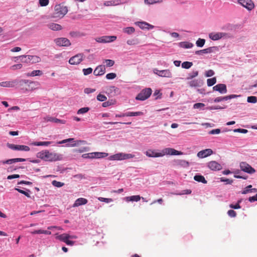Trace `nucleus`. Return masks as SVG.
I'll return each mask as SVG.
<instances>
[{
	"label": "nucleus",
	"mask_w": 257,
	"mask_h": 257,
	"mask_svg": "<svg viewBox=\"0 0 257 257\" xmlns=\"http://www.w3.org/2000/svg\"><path fill=\"white\" fill-rule=\"evenodd\" d=\"M48 26L49 29L53 31H59L62 29V27L60 25L55 23L49 24Z\"/></svg>",
	"instance_id": "24"
},
{
	"label": "nucleus",
	"mask_w": 257,
	"mask_h": 257,
	"mask_svg": "<svg viewBox=\"0 0 257 257\" xmlns=\"http://www.w3.org/2000/svg\"><path fill=\"white\" fill-rule=\"evenodd\" d=\"M153 71L155 74L160 77L171 78L172 76V73L169 69L159 70L157 69H154Z\"/></svg>",
	"instance_id": "11"
},
{
	"label": "nucleus",
	"mask_w": 257,
	"mask_h": 257,
	"mask_svg": "<svg viewBox=\"0 0 257 257\" xmlns=\"http://www.w3.org/2000/svg\"><path fill=\"white\" fill-rule=\"evenodd\" d=\"M146 155L149 157H160L161 155L160 153L155 152L154 150H148L145 153Z\"/></svg>",
	"instance_id": "23"
},
{
	"label": "nucleus",
	"mask_w": 257,
	"mask_h": 257,
	"mask_svg": "<svg viewBox=\"0 0 257 257\" xmlns=\"http://www.w3.org/2000/svg\"><path fill=\"white\" fill-rule=\"evenodd\" d=\"M208 167L213 171H218L222 169V167L220 164L216 161H210L208 163Z\"/></svg>",
	"instance_id": "16"
},
{
	"label": "nucleus",
	"mask_w": 257,
	"mask_h": 257,
	"mask_svg": "<svg viewBox=\"0 0 257 257\" xmlns=\"http://www.w3.org/2000/svg\"><path fill=\"white\" fill-rule=\"evenodd\" d=\"M68 12L67 7L61 4L57 5L55 6V12L53 14L54 18H62Z\"/></svg>",
	"instance_id": "3"
},
{
	"label": "nucleus",
	"mask_w": 257,
	"mask_h": 257,
	"mask_svg": "<svg viewBox=\"0 0 257 257\" xmlns=\"http://www.w3.org/2000/svg\"><path fill=\"white\" fill-rule=\"evenodd\" d=\"M52 142H36L33 143L35 146H48V145L52 144Z\"/></svg>",
	"instance_id": "36"
},
{
	"label": "nucleus",
	"mask_w": 257,
	"mask_h": 257,
	"mask_svg": "<svg viewBox=\"0 0 257 257\" xmlns=\"http://www.w3.org/2000/svg\"><path fill=\"white\" fill-rule=\"evenodd\" d=\"M209 37L213 41L218 40L222 38H229V34L223 32L211 33L209 34Z\"/></svg>",
	"instance_id": "6"
},
{
	"label": "nucleus",
	"mask_w": 257,
	"mask_h": 257,
	"mask_svg": "<svg viewBox=\"0 0 257 257\" xmlns=\"http://www.w3.org/2000/svg\"><path fill=\"white\" fill-rule=\"evenodd\" d=\"M28 84L29 88L31 87V90H33L35 89L34 86H33L35 83L33 82H29L28 80L21 79V80H12L11 81H3L0 82V86L3 87H14L17 85L19 84V85L22 87V89H24V85L25 84Z\"/></svg>",
	"instance_id": "1"
},
{
	"label": "nucleus",
	"mask_w": 257,
	"mask_h": 257,
	"mask_svg": "<svg viewBox=\"0 0 257 257\" xmlns=\"http://www.w3.org/2000/svg\"><path fill=\"white\" fill-rule=\"evenodd\" d=\"M39 3L41 7H45V6H47L49 4V0H39Z\"/></svg>",
	"instance_id": "55"
},
{
	"label": "nucleus",
	"mask_w": 257,
	"mask_h": 257,
	"mask_svg": "<svg viewBox=\"0 0 257 257\" xmlns=\"http://www.w3.org/2000/svg\"><path fill=\"white\" fill-rule=\"evenodd\" d=\"M135 28L133 27H129L125 28L123 29V32L124 33H127L128 34H132L135 32Z\"/></svg>",
	"instance_id": "38"
},
{
	"label": "nucleus",
	"mask_w": 257,
	"mask_h": 257,
	"mask_svg": "<svg viewBox=\"0 0 257 257\" xmlns=\"http://www.w3.org/2000/svg\"><path fill=\"white\" fill-rule=\"evenodd\" d=\"M52 183L53 185H54V186L57 187H62L64 185V183L59 182V181H57L56 180L53 181Z\"/></svg>",
	"instance_id": "49"
},
{
	"label": "nucleus",
	"mask_w": 257,
	"mask_h": 257,
	"mask_svg": "<svg viewBox=\"0 0 257 257\" xmlns=\"http://www.w3.org/2000/svg\"><path fill=\"white\" fill-rule=\"evenodd\" d=\"M220 132H221V131L219 128L213 129L209 132V134H210V135L219 134L220 133Z\"/></svg>",
	"instance_id": "61"
},
{
	"label": "nucleus",
	"mask_w": 257,
	"mask_h": 257,
	"mask_svg": "<svg viewBox=\"0 0 257 257\" xmlns=\"http://www.w3.org/2000/svg\"><path fill=\"white\" fill-rule=\"evenodd\" d=\"M37 157L41 159L49 162L60 161L63 159L62 155L55 152H50L47 150L39 152Z\"/></svg>",
	"instance_id": "2"
},
{
	"label": "nucleus",
	"mask_w": 257,
	"mask_h": 257,
	"mask_svg": "<svg viewBox=\"0 0 257 257\" xmlns=\"http://www.w3.org/2000/svg\"><path fill=\"white\" fill-rule=\"evenodd\" d=\"M116 38L115 36H104L95 38V41L98 43H106L113 42Z\"/></svg>",
	"instance_id": "9"
},
{
	"label": "nucleus",
	"mask_w": 257,
	"mask_h": 257,
	"mask_svg": "<svg viewBox=\"0 0 257 257\" xmlns=\"http://www.w3.org/2000/svg\"><path fill=\"white\" fill-rule=\"evenodd\" d=\"M202 82L201 80L199 79H194L191 81H190L189 82V84L190 87H198L200 86L202 84Z\"/></svg>",
	"instance_id": "25"
},
{
	"label": "nucleus",
	"mask_w": 257,
	"mask_h": 257,
	"mask_svg": "<svg viewBox=\"0 0 257 257\" xmlns=\"http://www.w3.org/2000/svg\"><path fill=\"white\" fill-rule=\"evenodd\" d=\"M92 72V69L91 68H88L86 69H83V72L84 75H87Z\"/></svg>",
	"instance_id": "57"
},
{
	"label": "nucleus",
	"mask_w": 257,
	"mask_h": 257,
	"mask_svg": "<svg viewBox=\"0 0 257 257\" xmlns=\"http://www.w3.org/2000/svg\"><path fill=\"white\" fill-rule=\"evenodd\" d=\"M15 190H17V191H18L19 193H22V194L25 195L26 196H27L28 198H30L31 197V196H30V193H29L30 192H31V191L29 189H27L26 191H24V190H21V189H19V188H15Z\"/></svg>",
	"instance_id": "37"
},
{
	"label": "nucleus",
	"mask_w": 257,
	"mask_h": 257,
	"mask_svg": "<svg viewBox=\"0 0 257 257\" xmlns=\"http://www.w3.org/2000/svg\"><path fill=\"white\" fill-rule=\"evenodd\" d=\"M23 65L22 64H15L12 66L10 69L12 70H16L17 69H20L22 68Z\"/></svg>",
	"instance_id": "51"
},
{
	"label": "nucleus",
	"mask_w": 257,
	"mask_h": 257,
	"mask_svg": "<svg viewBox=\"0 0 257 257\" xmlns=\"http://www.w3.org/2000/svg\"><path fill=\"white\" fill-rule=\"evenodd\" d=\"M213 154V151L210 149H207L199 151L197 153V157L199 158H204L207 157Z\"/></svg>",
	"instance_id": "14"
},
{
	"label": "nucleus",
	"mask_w": 257,
	"mask_h": 257,
	"mask_svg": "<svg viewBox=\"0 0 257 257\" xmlns=\"http://www.w3.org/2000/svg\"><path fill=\"white\" fill-rule=\"evenodd\" d=\"M228 215L231 217H235L236 216V213L233 210H229L227 212Z\"/></svg>",
	"instance_id": "62"
},
{
	"label": "nucleus",
	"mask_w": 257,
	"mask_h": 257,
	"mask_svg": "<svg viewBox=\"0 0 257 257\" xmlns=\"http://www.w3.org/2000/svg\"><path fill=\"white\" fill-rule=\"evenodd\" d=\"M97 100H98L99 101H102H102H106V99H107V97L104 95L101 94L99 93L97 96Z\"/></svg>",
	"instance_id": "47"
},
{
	"label": "nucleus",
	"mask_w": 257,
	"mask_h": 257,
	"mask_svg": "<svg viewBox=\"0 0 257 257\" xmlns=\"http://www.w3.org/2000/svg\"><path fill=\"white\" fill-rule=\"evenodd\" d=\"M116 77V75L114 73H110L106 75V78L107 79H113Z\"/></svg>",
	"instance_id": "56"
},
{
	"label": "nucleus",
	"mask_w": 257,
	"mask_h": 257,
	"mask_svg": "<svg viewBox=\"0 0 257 257\" xmlns=\"http://www.w3.org/2000/svg\"><path fill=\"white\" fill-rule=\"evenodd\" d=\"M152 92V89L150 88H145L142 90L136 96V99L139 100H145L148 98Z\"/></svg>",
	"instance_id": "4"
},
{
	"label": "nucleus",
	"mask_w": 257,
	"mask_h": 257,
	"mask_svg": "<svg viewBox=\"0 0 257 257\" xmlns=\"http://www.w3.org/2000/svg\"><path fill=\"white\" fill-rule=\"evenodd\" d=\"M98 200H99L101 202H104L107 203L111 202L113 201L112 199L111 198H103V197H98Z\"/></svg>",
	"instance_id": "48"
},
{
	"label": "nucleus",
	"mask_w": 257,
	"mask_h": 257,
	"mask_svg": "<svg viewBox=\"0 0 257 257\" xmlns=\"http://www.w3.org/2000/svg\"><path fill=\"white\" fill-rule=\"evenodd\" d=\"M88 200L84 198H79L76 199L75 203L73 204V207H78L80 205H85L87 204Z\"/></svg>",
	"instance_id": "21"
},
{
	"label": "nucleus",
	"mask_w": 257,
	"mask_h": 257,
	"mask_svg": "<svg viewBox=\"0 0 257 257\" xmlns=\"http://www.w3.org/2000/svg\"><path fill=\"white\" fill-rule=\"evenodd\" d=\"M238 3L249 11L252 10L254 8V4L251 0H239Z\"/></svg>",
	"instance_id": "13"
},
{
	"label": "nucleus",
	"mask_w": 257,
	"mask_h": 257,
	"mask_svg": "<svg viewBox=\"0 0 257 257\" xmlns=\"http://www.w3.org/2000/svg\"><path fill=\"white\" fill-rule=\"evenodd\" d=\"M135 157V155L132 154H126L123 153V159L128 160Z\"/></svg>",
	"instance_id": "54"
},
{
	"label": "nucleus",
	"mask_w": 257,
	"mask_h": 257,
	"mask_svg": "<svg viewBox=\"0 0 257 257\" xmlns=\"http://www.w3.org/2000/svg\"><path fill=\"white\" fill-rule=\"evenodd\" d=\"M247 101L249 103H255L257 102V97L254 96H248Z\"/></svg>",
	"instance_id": "46"
},
{
	"label": "nucleus",
	"mask_w": 257,
	"mask_h": 257,
	"mask_svg": "<svg viewBox=\"0 0 257 257\" xmlns=\"http://www.w3.org/2000/svg\"><path fill=\"white\" fill-rule=\"evenodd\" d=\"M57 46L68 47L71 45L70 41L66 38H59L54 40Z\"/></svg>",
	"instance_id": "12"
},
{
	"label": "nucleus",
	"mask_w": 257,
	"mask_h": 257,
	"mask_svg": "<svg viewBox=\"0 0 257 257\" xmlns=\"http://www.w3.org/2000/svg\"><path fill=\"white\" fill-rule=\"evenodd\" d=\"M115 103V100H110L103 102L102 104V106L104 107H106L113 105Z\"/></svg>",
	"instance_id": "39"
},
{
	"label": "nucleus",
	"mask_w": 257,
	"mask_h": 257,
	"mask_svg": "<svg viewBox=\"0 0 257 257\" xmlns=\"http://www.w3.org/2000/svg\"><path fill=\"white\" fill-rule=\"evenodd\" d=\"M42 72L40 70H34L31 72V76H40L42 75Z\"/></svg>",
	"instance_id": "58"
},
{
	"label": "nucleus",
	"mask_w": 257,
	"mask_h": 257,
	"mask_svg": "<svg viewBox=\"0 0 257 257\" xmlns=\"http://www.w3.org/2000/svg\"><path fill=\"white\" fill-rule=\"evenodd\" d=\"M237 96H238L235 94H231V95H229L225 96H219V97H217L215 98L214 99L213 101L214 102H220L222 101H224V100L226 101L228 99L236 98Z\"/></svg>",
	"instance_id": "17"
},
{
	"label": "nucleus",
	"mask_w": 257,
	"mask_h": 257,
	"mask_svg": "<svg viewBox=\"0 0 257 257\" xmlns=\"http://www.w3.org/2000/svg\"><path fill=\"white\" fill-rule=\"evenodd\" d=\"M105 62L106 63V66L107 67H111L114 64V61L113 60H110V59H106V60H105Z\"/></svg>",
	"instance_id": "52"
},
{
	"label": "nucleus",
	"mask_w": 257,
	"mask_h": 257,
	"mask_svg": "<svg viewBox=\"0 0 257 257\" xmlns=\"http://www.w3.org/2000/svg\"><path fill=\"white\" fill-rule=\"evenodd\" d=\"M205 43V40L203 39L199 38L196 42V44L197 46L199 47H202L204 46V44Z\"/></svg>",
	"instance_id": "42"
},
{
	"label": "nucleus",
	"mask_w": 257,
	"mask_h": 257,
	"mask_svg": "<svg viewBox=\"0 0 257 257\" xmlns=\"http://www.w3.org/2000/svg\"><path fill=\"white\" fill-rule=\"evenodd\" d=\"M138 26L142 29H152L154 26L145 22H140L138 23Z\"/></svg>",
	"instance_id": "19"
},
{
	"label": "nucleus",
	"mask_w": 257,
	"mask_h": 257,
	"mask_svg": "<svg viewBox=\"0 0 257 257\" xmlns=\"http://www.w3.org/2000/svg\"><path fill=\"white\" fill-rule=\"evenodd\" d=\"M70 35L74 38L79 37L81 36L79 32L74 31L70 32Z\"/></svg>",
	"instance_id": "63"
},
{
	"label": "nucleus",
	"mask_w": 257,
	"mask_h": 257,
	"mask_svg": "<svg viewBox=\"0 0 257 257\" xmlns=\"http://www.w3.org/2000/svg\"><path fill=\"white\" fill-rule=\"evenodd\" d=\"M180 45L181 47L186 49L192 48L193 46V44L192 43L187 42H181L180 43Z\"/></svg>",
	"instance_id": "34"
},
{
	"label": "nucleus",
	"mask_w": 257,
	"mask_h": 257,
	"mask_svg": "<svg viewBox=\"0 0 257 257\" xmlns=\"http://www.w3.org/2000/svg\"><path fill=\"white\" fill-rule=\"evenodd\" d=\"M221 181L224 182L226 183V184H231L233 182V180L229 179H227L225 178H221L220 179Z\"/></svg>",
	"instance_id": "60"
},
{
	"label": "nucleus",
	"mask_w": 257,
	"mask_h": 257,
	"mask_svg": "<svg viewBox=\"0 0 257 257\" xmlns=\"http://www.w3.org/2000/svg\"><path fill=\"white\" fill-rule=\"evenodd\" d=\"M214 91H218L221 94H224L227 92L226 86L224 84H218L213 87Z\"/></svg>",
	"instance_id": "15"
},
{
	"label": "nucleus",
	"mask_w": 257,
	"mask_h": 257,
	"mask_svg": "<svg viewBox=\"0 0 257 257\" xmlns=\"http://www.w3.org/2000/svg\"><path fill=\"white\" fill-rule=\"evenodd\" d=\"M194 179L198 182H202L204 184L207 183V181L205 180L204 176L202 175H195L194 177Z\"/></svg>",
	"instance_id": "30"
},
{
	"label": "nucleus",
	"mask_w": 257,
	"mask_h": 257,
	"mask_svg": "<svg viewBox=\"0 0 257 257\" xmlns=\"http://www.w3.org/2000/svg\"><path fill=\"white\" fill-rule=\"evenodd\" d=\"M56 235L57 239L65 242L67 245L72 246L74 244V241L69 240V234L63 233L60 235L56 234Z\"/></svg>",
	"instance_id": "8"
},
{
	"label": "nucleus",
	"mask_w": 257,
	"mask_h": 257,
	"mask_svg": "<svg viewBox=\"0 0 257 257\" xmlns=\"http://www.w3.org/2000/svg\"><path fill=\"white\" fill-rule=\"evenodd\" d=\"M162 0H144L145 3L148 5H153L157 3H162Z\"/></svg>",
	"instance_id": "44"
},
{
	"label": "nucleus",
	"mask_w": 257,
	"mask_h": 257,
	"mask_svg": "<svg viewBox=\"0 0 257 257\" xmlns=\"http://www.w3.org/2000/svg\"><path fill=\"white\" fill-rule=\"evenodd\" d=\"M193 65L192 62L186 61L182 63V67L185 69H189Z\"/></svg>",
	"instance_id": "41"
},
{
	"label": "nucleus",
	"mask_w": 257,
	"mask_h": 257,
	"mask_svg": "<svg viewBox=\"0 0 257 257\" xmlns=\"http://www.w3.org/2000/svg\"><path fill=\"white\" fill-rule=\"evenodd\" d=\"M239 166L241 171L248 174H252L255 172V170L245 162H240Z\"/></svg>",
	"instance_id": "7"
},
{
	"label": "nucleus",
	"mask_w": 257,
	"mask_h": 257,
	"mask_svg": "<svg viewBox=\"0 0 257 257\" xmlns=\"http://www.w3.org/2000/svg\"><path fill=\"white\" fill-rule=\"evenodd\" d=\"M30 150L29 147L25 145H19L18 151H29Z\"/></svg>",
	"instance_id": "45"
},
{
	"label": "nucleus",
	"mask_w": 257,
	"mask_h": 257,
	"mask_svg": "<svg viewBox=\"0 0 257 257\" xmlns=\"http://www.w3.org/2000/svg\"><path fill=\"white\" fill-rule=\"evenodd\" d=\"M161 157L166 155H183V153L181 151H178L174 149L167 148L162 150L160 152Z\"/></svg>",
	"instance_id": "5"
},
{
	"label": "nucleus",
	"mask_w": 257,
	"mask_h": 257,
	"mask_svg": "<svg viewBox=\"0 0 257 257\" xmlns=\"http://www.w3.org/2000/svg\"><path fill=\"white\" fill-rule=\"evenodd\" d=\"M212 49L213 47H209L203 50L196 51L195 54L196 55H202L205 53H210L212 52Z\"/></svg>",
	"instance_id": "26"
},
{
	"label": "nucleus",
	"mask_w": 257,
	"mask_h": 257,
	"mask_svg": "<svg viewBox=\"0 0 257 257\" xmlns=\"http://www.w3.org/2000/svg\"><path fill=\"white\" fill-rule=\"evenodd\" d=\"M19 58H21V61L25 63H30L29 55H22L20 56Z\"/></svg>",
	"instance_id": "35"
},
{
	"label": "nucleus",
	"mask_w": 257,
	"mask_h": 257,
	"mask_svg": "<svg viewBox=\"0 0 257 257\" xmlns=\"http://www.w3.org/2000/svg\"><path fill=\"white\" fill-rule=\"evenodd\" d=\"M32 234H51V232L48 230H44L42 229L36 230L34 231L31 232Z\"/></svg>",
	"instance_id": "33"
},
{
	"label": "nucleus",
	"mask_w": 257,
	"mask_h": 257,
	"mask_svg": "<svg viewBox=\"0 0 257 257\" xmlns=\"http://www.w3.org/2000/svg\"><path fill=\"white\" fill-rule=\"evenodd\" d=\"M126 43L128 45H134L138 44V41L136 39H130Z\"/></svg>",
	"instance_id": "59"
},
{
	"label": "nucleus",
	"mask_w": 257,
	"mask_h": 257,
	"mask_svg": "<svg viewBox=\"0 0 257 257\" xmlns=\"http://www.w3.org/2000/svg\"><path fill=\"white\" fill-rule=\"evenodd\" d=\"M93 153V158H104L108 156V154L105 153L94 152Z\"/></svg>",
	"instance_id": "32"
},
{
	"label": "nucleus",
	"mask_w": 257,
	"mask_h": 257,
	"mask_svg": "<svg viewBox=\"0 0 257 257\" xmlns=\"http://www.w3.org/2000/svg\"><path fill=\"white\" fill-rule=\"evenodd\" d=\"M109 160L122 161L123 159V153H119L111 155L109 157Z\"/></svg>",
	"instance_id": "20"
},
{
	"label": "nucleus",
	"mask_w": 257,
	"mask_h": 257,
	"mask_svg": "<svg viewBox=\"0 0 257 257\" xmlns=\"http://www.w3.org/2000/svg\"><path fill=\"white\" fill-rule=\"evenodd\" d=\"M205 106V104L203 103H196L193 105V108L195 109H198L203 107Z\"/></svg>",
	"instance_id": "64"
},
{
	"label": "nucleus",
	"mask_w": 257,
	"mask_h": 257,
	"mask_svg": "<svg viewBox=\"0 0 257 257\" xmlns=\"http://www.w3.org/2000/svg\"><path fill=\"white\" fill-rule=\"evenodd\" d=\"M141 197L140 195H134L125 198V200L127 202L129 201H136L138 202L140 200Z\"/></svg>",
	"instance_id": "27"
},
{
	"label": "nucleus",
	"mask_w": 257,
	"mask_h": 257,
	"mask_svg": "<svg viewBox=\"0 0 257 257\" xmlns=\"http://www.w3.org/2000/svg\"><path fill=\"white\" fill-rule=\"evenodd\" d=\"M89 110V108L87 107H82L78 110L77 113L78 114H84L87 112Z\"/></svg>",
	"instance_id": "43"
},
{
	"label": "nucleus",
	"mask_w": 257,
	"mask_h": 257,
	"mask_svg": "<svg viewBox=\"0 0 257 257\" xmlns=\"http://www.w3.org/2000/svg\"><path fill=\"white\" fill-rule=\"evenodd\" d=\"M120 3L118 2V1H105L103 5L104 6L108 7V6H117Z\"/></svg>",
	"instance_id": "28"
},
{
	"label": "nucleus",
	"mask_w": 257,
	"mask_h": 257,
	"mask_svg": "<svg viewBox=\"0 0 257 257\" xmlns=\"http://www.w3.org/2000/svg\"><path fill=\"white\" fill-rule=\"evenodd\" d=\"M143 114V112H142L141 111L127 112L126 113H124L123 115H125L126 116H133L142 115Z\"/></svg>",
	"instance_id": "31"
},
{
	"label": "nucleus",
	"mask_w": 257,
	"mask_h": 257,
	"mask_svg": "<svg viewBox=\"0 0 257 257\" xmlns=\"http://www.w3.org/2000/svg\"><path fill=\"white\" fill-rule=\"evenodd\" d=\"M84 57V55L83 53H78L71 57L69 63L71 65H78L83 61Z\"/></svg>",
	"instance_id": "10"
},
{
	"label": "nucleus",
	"mask_w": 257,
	"mask_h": 257,
	"mask_svg": "<svg viewBox=\"0 0 257 257\" xmlns=\"http://www.w3.org/2000/svg\"><path fill=\"white\" fill-rule=\"evenodd\" d=\"M216 82V78L215 77H213L212 78H209L207 80V84L208 86H212L214 84H215Z\"/></svg>",
	"instance_id": "40"
},
{
	"label": "nucleus",
	"mask_w": 257,
	"mask_h": 257,
	"mask_svg": "<svg viewBox=\"0 0 257 257\" xmlns=\"http://www.w3.org/2000/svg\"><path fill=\"white\" fill-rule=\"evenodd\" d=\"M30 63H36L41 61V59L36 55H29Z\"/></svg>",
	"instance_id": "29"
},
{
	"label": "nucleus",
	"mask_w": 257,
	"mask_h": 257,
	"mask_svg": "<svg viewBox=\"0 0 257 257\" xmlns=\"http://www.w3.org/2000/svg\"><path fill=\"white\" fill-rule=\"evenodd\" d=\"M198 75V71H193L191 73L188 74V77H187V79H191L193 78L196 77Z\"/></svg>",
	"instance_id": "50"
},
{
	"label": "nucleus",
	"mask_w": 257,
	"mask_h": 257,
	"mask_svg": "<svg viewBox=\"0 0 257 257\" xmlns=\"http://www.w3.org/2000/svg\"><path fill=\"white\" fill-rule=\"evenodd\" d=\"M18 146L17 145H15L13 144H7V146L9 148L13 150H18Z\"/></svg>",
	"instance_id": "53"
},
{
	"label": "nucleus",
	"mask_w": 257,
	"mask_h": 257,
	"mask_svg": "<svg viewBox=\"0 0 257 257\" xmlns=\"http://www.w3.org/2000/svg\"><path fill=\"white\" fill-rule=\"evenodd\" d=\"M105 72V67L104 65H99L94 70V75L95 76H100L103 75Z\"/></svg>",
	"instance_id": "18"
},
{
	"label": "nucleus",
	"mask_w": 257,
	"mask_h": 257,
	"mask_svg": "<svg viewBox=\"0 0 257 257\" xmlns=\"http://www.w3.org/2000/svg\"><path fill=\"white\" fill-rule=\"evenodd\" d=\"M44 119H45V121H47V122L51 121V122H54L55 123H61L62 124L65 123V120H61V119H58L57 118L53 117L47 116L44 118Z\"/></svg>",
	"instance_id": "22"
}]
</instances>
